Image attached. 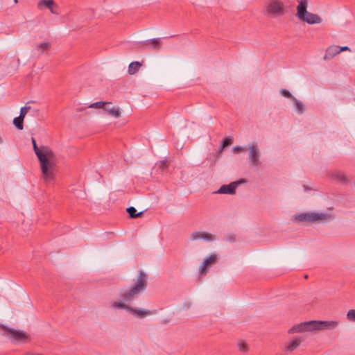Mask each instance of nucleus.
Instances as JSON below:
<instances>
[{
    "label": "nucleus",
    "mask_w": 355,
    "mask_h": 355,
    "mask_svg": "<svg viewBox=\"0 0 355 355\" xmlns=\"http://www.w3.org/2000/svg\"><path fill=\"white\" fill-rule=\"evenodd\" d=\"M31 141L34 152L40 162L41 178L46 183H51L54 181L58 172L56 156L49 146L38 147L33 137L31 138Z\"/></svg>",
    "instance_id": "1"
},
{
    "label": "nucleus",
    "mask_w": 355,
    "mask_h": 355,
    "mask_svg": "<svg viewBox=\"0 0 355 355\" xmlns=\"http://www.w3.org/2000/svg\"><path fill=\"white\" fill-rule=\"evenodd\" d=\"M147 284V275L143 271H139L137 280L131 288L120 294L121 300L123 302H132L139 294L146 290Z\"/></svg>",
    "instance_id": "2"
},
{
    "label": "nucleus",
    "mask_w": 355,
    "mask_h": 355,
    "mask_svg": "<svg viewBox=\"0 0 355 355\" xmlns=\"http://www.w3.org/2000/svg\"><path fill=\"white\" fill-rule=\"evenodd\" d=\"M308 0H299L297 6V17L309 24H315L322 22V19L316 14L307 11Z\"/></svg>",
    "instance_id": "3"
},
{
    "label": "nucleus",
    "mask_w": 355,
    "mask_h": 355,
    "mask_svg": "<svg viewBox=\"0 0 355 355\" xmlns=\"http://www.w3.org/2000/svg\"><path fill=\"white\" fill-rule=\"evenodd\" d=\"M266 15L275 18L284 15V4L282 0H266L263 6Z\"/></svg>",
    "instance_id": "4"
},
{
    "label": "nucleus",
    "mask_w": 355,
    "mask_h": 355,
    "mask_svg": "<svg viewBox=\"0 0 355 355\" xmlns=\"http://www.w3.org/2000/svg\"><path fill=\"white\" fill-rule=\"evenodd\" d=\"M0 329L13 342H26L29 340V336L22 331L15 330L4 324L0 325Z\"/></svg>",
    "instance_id": "5"
},
{
    "label": "nucleus",
    "mask_w": 355,
    "mask_h": 355,
    "mask_svg": "<svg viewBox=\"0 0 355 355\" xmlns=\"http://www.w3.org/2000/svg\"><path fill=\"white\" fill-rule=\"evenodd\" d=\"M331 217L327 214H318V213H306L297 215L295 219L298 222H315L318 220H327Z\"/></svg>",
    "instance_id": "6"
},
{
    "label": "nucleus",
    "mask_w": 355,
    "mask_h": 355,
    "mask_svg": "<svg viewBox=\"0 0 355 355\" xmlns=\"http://www.w3.org/2000/svg\"><path fill=\"white\" fill-rule=\"evenodd\" d=\"M313 331V320L304 322L293 326L288 330L289 334Z\"/></svg>",
    "instance_id": "7"
},
{
    "label": "nucleus",
    "mask_w": 355,
    "mask_h": 355,
    "mask_svg": "<svg viewBox=\"0 0 355 355\" xmlns=\"http://www.w3.org/2000/svg\"><path fill=\"white\" fill-rule=\"evenodd\" d=\"M338 325V321H318L313 320V331L323 329H333Z\"/></svg>",
    "instance_id": "8"
},
{
    "label": "nucleus",
    "mask_w": 355,
    "mask_h": 355,
    "mask_svg": "<svg viewBox=\"0 0 355 355\" xmlns=\"http://www.w3.org/2000/svg\"><path fill=\"white\" fill-rule=\"evenodd\" d=\"M249 159L254 166L259 165V156L258 148L256 145H252L249 148Z\"/></svg>",
    "instance_id": "9"
},
{
    "label": "nucleus",
    "mask_w": 355,
    "mask_h": 355,
    "mask_svg": "<svg viewBox=\"0 0 355 355\" xmlns=\"http://www.w3.org/2000/svg\"><path fill=\"white\" fill-rule=\"evenodd\" d=\"M217 260L216 254H211L209 257L206 259L202 263L199 268V272L201 275H205L207 272V268L213 263H216Z\"/></svg>",
    "instance_id": "10"
},
{
    "label": "nucleus",
    "mask_w": 355,
    "mask_h": 355,
    "mask_svg": "<svg viewBox=\"0 0 355 355\" xmlns=\"http://www.w3.org/2000/svg\"><path fill=\"white\" fill-rule=\"evenodd\" d=\"M190 239L192 241L203 239L211 241L214 240V235L207 232H194L190 235Z\"/></svg>",
    "instance_id": "11"
},
{
    "label": "nucleus",
    "mask_w": 355,
    "mask_h": 355,
    "mask_svg": "<svg viewBox=\"0 0 355 355\" xmlns=\"http://www.w3.org/2000/svg\"><path fill=\"white\" fill-rule=\"evenodd\" d=\"M239 182H233L230 184H224L218 190V193L233 194Z\"/></svg>",
    "instance_id": "12"
},
{
    "label": "nucleus",
    "mask_w": 355,
    "mask_h": 355,
    "mask_svg": "<svg viewBox=\"0 0 355 355\" xmlns=\"http://www.w3.org/2000/svg\"><path fill=\"white\" fill-rule=\"evenodd\" d=\"M339 53H340V51H339L338 46H336V45L330 46L327 49L325 54L323 57V59L324 60L331 59Z\"/></svg>",
    "instance_id": "13"
},
{
    "label": "nucleus",
    "mask_w": 355,
    "mask_h": 355,
    "mask_svg": "<svg viewBox=\"0 0 355 355\" xmlns=\"http://www.w3.org/2000/svg\"><path fill=\"white\" fill-rule=\"evenodd\" d=\"M161 38H153L144 41L142 44L146 46H150L153 49L159 50L161 49Z\"/></svg>",
    "instance_id": "14"
},
{
    "label": "nucleus",
    "mask_w": 355,
    "mask_h": 355,
    "mask_svg": "<svg viewBox=\"0 0 355 355\" xmlns=\"http://www.w3.org/2000/svg\"><path fill=\"white\" fill-rule=\"evenodd\" d=\"M55 3L53 0H41L37 3V8L39 10H43L46 8L51 10L52 13H55L53 10V6Z\"/></svg>",
    "instance_id": "15"
},
{
    "label": "nucleus",
    "mask_w": 355,
    "mask_h": 355,
    "mask_svg": "<svg viewBox=\"0 0 355 355\" xmlns=\"http://www.w3.org/2000/svg\"><path fill=\"white\" fill-rule=\"evenodd\" d=\"M301 342L302 340L300 338H295L286 346V350L288 352H293L300 345Z\"/></svg>",
    "instance_id": "16"
},
{
    "label": "nucleus",
    "mask_w": 355,
    "mask_h": 355,
    "mask_svg": "<svg viewBox=\"0 0 355 355\" xmlns=\"http://www.w3.org/2000/svg\"><path fill=\"white\" fill-rule=\"evenodd\" d=\"M141 67V64L139 62L135 61L131 62L128 66V73L130 75L136 73Z\"/></svg>",
    "instance_id": "17"
},
{
    "label": "nucleus",
    "mask_w": 355,
    "mask_h": 355,
    "mask_svg": "<svg viewBox=\"0 0 355 355\" xmlns=\"http://www.w3.org/2000/svg\"><path fill=\"white\" fill-rule=\"evenodd\" d=\"M130 311L134 315H137V316L141 317V318L146 317L152 313V312L150 311L139 310V309H133L132 307L130 308Z\"/></svg>",
    "instance_id": "18"
},
{
    "label": "nucleus",
    "mask_w": 355,
    "mask_h": 355,
    "mask_svg": "<svg viewBox=\"0 0 355 355\" xmlns=\"http://www.w3.org/2000/svg\"><path fill=\"white\" fill-rule=\"evenodd\" d=\"M127 212L128 213L129 216L132 218H135L137 217H140L143 215V212H139L137 213V209L134 207H129L126 209Z\"/></svg>",
    "instance_id": "19"
},
{
    "label": "nucleus",
    "mask_w": 355,
    "mask_h": 355,
    "mask_svg": "<svg viewBox=\"0 0 355 355\" xmlns=\"http://www.w3.org/2000/svg\"><path fill=\"white\" fill-rule=\"evenodd\" d=\"M51 47V44L49 42H43L36 46V49L40 51L41 53H44L48 51Z\"/></svg>",
    "instance_id": "20"
},
{
    "label": "nucleus",
    "mask_w": 355,
    "mask_h": 355,
    "mask_svg": "<svg viewBox=\"0 0 355 355\" xmlns=\"http://www.w3.org/2000/svg\"><path fill=\"white\" fill-rule=\"evenodd\" d=\"M23 122H24V119L21 118L20 116L15 117L13 119V124L19 130H21L24 128Z\"/></svg>",
    "instance_id": "21"
},
{
    "label": "nucleus",
    "mask_w": 355,
    "mask_h": 355,
    "mask_svg": "<svg viewBox=\"0 0 355 355\" xmlns=\"http://www.w3.org/2000/svg\"><path fill=\"white\" fill-rule=\"evenodd\" d=\"M104 110L109 114L116 118H118L121 116V112L119 108L112 107L111 109H108L107 107H105Z\"/></svg>",
    "instance_id": "22"
},
{
    "label": "nucleus",
    "mask_w": 355,
    "mask_h": 355,
    "mask_svg": "<svg viewBox=\"0 0 355 355\" xmlns=\"http://www.w3.org/2000/svg\"><path fill=\"white\" fill-rule=\"evenodd\" d=\"M293 101L295 103V108H296V110L297 111V112L300 114H302L304 112L303 103L301 101H298L295 97H293Z\"/></svg>",
    "instance_id": "23"
},
{
    "label": "nucleus",
    "mask_w": 355,
    "mask_h": 355,
    "mask_svg": "<svg viewBox=\"0 0 355 355\" xmlns=\"http://www.w3.org/2000/svg\"><path fill=\"white\" fill-rule=\"evenodd\" d=\"M110 103L109 102H103V101H98V102H96V103H94L92 104H91L89 107H91V108H96V109H100V108H105L104 107V105L105 104H110Z\"/></svg>",
    "instance_id": "24"
},
{
    "label": "nucleus",
    "mask_w": 355,
    "mask_h": 355,
    "mask_svg": "<svg viewBox=\"0 0 355 355\" xmlns=\"http://www.w3.org/2000/svg\"><path fill=\"white\" fill-rule=\"evenodd\" d=\"M347 319L350 322H355V310L350 309L347 313Z\"/></svg>",
    "instance_id": "25"
},
{
    "label": "nucleus",
    "mask_w": 355,
    "mask_h": 355,
    "mask_svg": "<svg viewBox=\"0 0 355 355\" xmlns=\"http://www.w3.org/2000/svg\"><path fill=\"white\" fill-rule=\"evenodd\" d=\"M112 306L114 308H117V309H128L130 310V308L129 306H126L124 303L121 302H114L113 304H112Z\"/></svg>",
    "instance_id": "26"
},
{
    "label": "nucleus",
    "mask_w": 355,
    "mask_h": 355,
    "mask_svg": "<svg viewBox=\"0 0 355 355\" xmlns=\"http://www.w3.org/2000/svg\"><path fill=\"white\" fill-rule=\"evenodd\" d=\"M31 106H27V105L21 107L20 110L19 116L24 119L25 116L28 113V110H31Z\"/></svg>",
    "instance_id": "27"
},
{
    "label": "nucleus",
    "mask_w": 355,
    "mask_h": 355,
    "mask_svg": "<svg viewBox=\"0 0 355 355\" xmlns=\"http://www.w3.org/2000/svg\"><path fill=\"white\" fill-rule=\"evenodd\" d=\"M238 345L241 352H245L248 350V347L247 344L243 341L239 342Z\"/></svg>",
    "instance_id": "28"
},
{
    "label": "nucleus",
    "mask_w": 355,
    "mask_h": 355,
    "mask_svg": "<svg viewBox=\"0 0 355 355\" xmlns=\"http://www.w3.org/2000/svg\"><path fill=\"white\" fill-rule=\"evenodd\" d=\"M280 93L284 97L293 99V96H292L291 93L288 90H287L286 89H281Z\"/></svg>",
    "instance_id": "29"
},
{
    "label": "nucleus",
    "mask_w": 355,
    "mask_h": 355,
    "mask_svg": "<svg viewBox=\"0 0 355 355\" xmlns=\"http://www.w3.org/2000/svg\"><path fill=\"white\" fill-rule=\"evenodd\" d=\"M232 144V139L230 138H225L223 139L222 143V147L225 148Z\"/></svg>",
    "instance_id": "30"
},
{
    "label": "nucleus",
    "mask_w": 355,
    "mask_h": 355,
    "mask_svg": "<svg viewBox=\"0 0 355 355\" xmlns=\"http://www.w3.org/2000/svg\"><path fill=\"white\" fill-rule=\"evenodd\" d=\"M227 240L230 242H234L236 241V236L234 234L228 235Z\"/></svg>",
    "instance_id": "31"
},
{
    "label": "nucleus",
    "mask_w": 355,
    "mask_h": 355,
    "mask_svg": "<svg viewBox=\"0 0 355 355\" xmlns=\"http://www.w3.org/2000/svg\"><path fill=\"white\" fill-rule=\"evenodd\" d=\"M232 150L234 153H239L243 150V148L241 146H235Z\"/></svg>",
    "instance_id": "32"
},
{
    "label": "nucleus",
    "mask_w": 355,
    "mask_h": 355,
    "mask_svg": "<svg viewBox=\"0 0 355 355\" xmlns=\"http://www.w3.org/2000/svg\"><path fill=\"white\" fill-rule=\"evenodd\" d=\"M339 51H340V53H341L342 51H351V49L348 46H342V47L339 46Z\"/></svg>",
    "instance_id": "33"
},
{
    "label": "nucleus",
    "mask_w": 355,
    "mask_h": 355,
    "mask_svg": "<svg viewBox=\"0 0 355 355\" xmlns=\"http://www.w3.org/2000/svg\"><path fill=\"white\" fill-rule=\"evenodd\" d=\"M27 355H41V354H28Z\"/></svg>",
    "instance_id": "34"
},
{
    "label": "nucleus",
    "mask_w": 355,
    "mask_h": 355,
    "mask_svg": "<svg viewBox=\"0 0 355 355\" xmlns=\"http://www.w3.org/2000/svg\"><path fill=\"white\" fill-rule=\"evenodd\" d=\"M15 4H17L18 3V0H14Z\"/></svg>",
    "instance_id": "35"
},
{
    "label": "nucleus",
    "mask_w": 355,
    "mask_h": 355,
    "mask_svg": "<svg viewBox=\"0 0 355 355\" xmlns=\"http://www.w3.org/2000/svg\"><path fill=\"white\" fill-rule=\"evenodd\" d=\"M0 142L2 143L3 142V140L1 139V137H0Z\"/></svg>",
    "instance_id": "36"
},
{
    "label": "nucleus",
    "mask_w": 355,
    "mask_h": 355,
    "mask_svg": "<svg viewBox=\"0 0 355 355\" xmlns=\"http://www.w3.org/2000/svg\"><path fill=\"white\" fill-rule=\"evenodd\" d=\"M0 142L2 143L3 142V140L1 139V137H0Z\"/></svg>",
    "instance_id": "37"
},
{
    "label": "nucleus",
    "mask_w": 355,
    "mask_h": 355,
    "mask_svg": "<svg viewBox=\"0 0 355 355\" xmlns=\"http://www.w3.org/2000/svg\"><path fill=\"white\" fill-rule=\"evenodd\" d=\"M304 278H305V279H307V278H308V275H304Z\"/></svg>",
    "instance_id": "38"
}]
</instances>
